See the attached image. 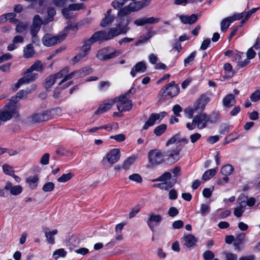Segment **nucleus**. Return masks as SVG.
I'll use <instances>...</instances> for the list:
<instances>
[{
    "mask_svg": "<svg viewBox=\"0 0 260 260\" xmlns=\"http://www.w3.org/2000/svg\"><path fill=\"white\" fill-rule=\"evenodd\" d=\"M223 69L225 72L226 76L229 78H231L234 75V72L231 64L229 63H226L223 66Z\"/></svg>",
    "mask_w": 260,
    "mask_h": 260,
    "instance_id": "37998d69",
    "label": "nucleus"
},
{
    "mask_svg": "<svg viewBox=\"0 0 260 260\" xmlns=\"http://www.w3.org/2000/svg\"><path fill=\"white\" fill-rule=\"evenodd\" d=\"M233 171V167L230 165H226L223 166L221 169V173L223 176H226L229 177Z\"/></svg>",
    "mask_w": 260,
    "mask_h": 260,
    "instance_id": "4c0bfd02",
    "label": "nucleus"
},
{
    "mask_svg": "<svg viewBox=\"0 0 260 260\" xmlns=\"http://www.w3.org/2000/svg\"><path fill=\"white\" fill-rule=\"evenodd\" d=\"M88 50H83L82 51L78 53L77 55L74 56L72 59L73 64L78 62L79 60L85 57L88 52Z\"/></svg>",
    "mask_w": 260,
    "mask_h": 260,
    "instance_id": "79ce46f5",
    "label": "nucleus"
},
{
    "mask_svg": "<svg viewBox=\"0 0 260 260\" xmlns=\"http://www.w3.org/2000/svg\"><path fill=\"white\" fill-rule=\"evenodd\" d=\"M184 223L182 220H178L175 221L173 224L172 226L174 229H179L183 227Z\"/></svg>",
    "mask_w": 260,
    "mask_h": 260,
    "instance_id": "338daca9",
    "label": "nucleus"
},
{
    "mask_svg": "<svg viewBox=\"0 0 260 260\" xmlns=\"http://www.w3.org/2000/svg\"><path fill=\"white\" fill-rule=\"evenodd\" d=\"M120 151L118 149L114 148L106 154L107 161L110 164L116 163L120 158Z\"/></svg>",
    "mask_w": 260,
    "mask_h": 260,
    "instance_id": "6ab92c4d",
    "label": "nucleus"
},
{
    "mask_svg": "<svg viewBox=\"0 0 260 260\" xmlns=\"http://www.w3.org/2000/svg\"><path fill=\"white\" fill-rule=\"evenodd\" d=\"M26 182L28 184L29 187L31 189H34L38 185V177L37 176H30L27 178Z\"/></svg>",
    "mask_w": 260,
    "mask_h": 260,
    "instance_id": "473e14b6",
    "label": "nucleus"
},
{
    "mask_svg": "<svg viewBox=\"0 0 260 260\" xmlns=\"http://www.w3.org/2000/svg\"><path fill=\"white\" fill-rule=\"evenodd\" d=\"M44 232L47 242L53 245L55 243L54 236L57 234L58 231L57 230H53L50 231L47 228L44 229Z\"/></svg>",
    "mask_w": 260,
    "mask_h": 260,
    "instance_id": "a878e982",
    "label": "nucleus"
},
{
    "mask_svg": "<svg viewBox=\"0 0 260 260\" xmlns=\"http://www.w3.org/2000/svg\"><path fill=\"white\" fill-rule=\"evenodd\" d=\"M232 59L237 63V66L240 68L244 67L249 62V60L246 58L245 54L237 50H236L235 53L232 55Z\"/></svg>",
    "mask_w": 260,
    "mask_h": 260,
    "instance_id": "4468645a",
    "label": "nucleus"
},
{
    "mask_svg": "<svg viewBox=\"0 0 260 260\" xmlns=\"http://www.w3.org/2000/svg\"><path fill=\"white\" fill-rule=\"evenodd\" d=\"M167 127L166 124H161L154 128V133L157 136H161L165 132L167 129Z\"/></svg>",
    "mask_w": 260,
    "mask_h": 260,
    "instance_id": "ea45409f",
    "label": "nucleus"
},
{
    "mask_svg": "<svg viewBox=\"0 0 260 260\" xmlns=\"http://www.w3.org/2000/svg\"><path fill=\"white\" fill-rule=\"evenodd\" d=\"M209 101L210 98L203 94L194 102L192 107H187L184 110V112L188 117L191 118L194 113L203 111Z\"/></svg>",
    "mask_w": 260,
    "mask_h": 260,
    "instance_id": "7ed1b4c3",
    "label": "nucleus"
},
{
    "mask_svg": "<svg viewBox=\"0 0 260 260\" xmlns=\"http://www.w3.org/2000/svg\"><path fill=\"white\" fill-rule=\"evenodd\" d=\"M214 257V254L210 250H207L203 253V258L205 260H212Z\"/></svg>",
    "mask_w": 260,
    "mask_h": 260,
    "instance_id": "13d9d810",
    "label": "nucleus"
},
{
    "mask_svg": "<svg viewBox=\"0 0 260 260\" xmlns=\"http://www.w3.org/2000/svg\"><path fill=\"white\" fill-rule=\"evenodd\" d=\"M201 137V135L199 133H194L190 136V139L192 143H194L199 140Z\"/></svg>",
    "mask_w": 260,
    "mask_h": 260,
    "instance_id": "774afa93",
    "label": "nucleus"
},
{
    "mask_svg": "<svg viewBox=\"0 0 260 260\" xmlns=\"http://www.w3.org/2000/svg\"><path fill=\"white\" fill-rule=\"evenodd\" d=\"M2 168L5 174L10 176L14 175V171L12 166L8 164H4Z\"/></svg>",
    "mask_w": 260,
    "mask_h": 260,
    "instance_id": "49530a36",
    "label": "nucleus"
},
{
    "mask_svg": "<svg viewBox=\"0 0 260 260\" xmlns=\"http://www.w3.org/2000/svg\"><path fill=\"white\" fill-rule=\"evenodd\" d=\"M176 183V180L173 182H163L160 183V189L163 190H168L171 188Z\"/></svg>",
    "mask_w": 260,
    "mask_h": 260,
    "instance_id": "09e8293b",
    "label": "nucleus"
},
{
    "mask_svg": "<svg viewBox=\"0 0 260 260\" xmlns=\"http://www.w3.org/2000/svg\"><path fill=\"white\" fill-rule=\"evenodd\" d=\"M138 10V4L135 2L130 3L127 6L121 9L118 13V18L116 20V27H113L118 28L119 29L126 28L125 32H120V34H125L129 29L128 25L131 21V17L128 14Z\"/></svg>",
    "mask_w": 260,
    "mask_h": 260,
    "instance_id": "f03ea898",
    "label": "nucleus"
},
{
    "mask_svg": "<svg viewBox=\"0 0 260 260\" xmlns=\"http://www.w3.org/2000/svg\"><path fill=\"white\" fill-rule=\"evenodd\" d=\"M236 103L235 96L233 94L230 93L225 95L222 100L224 107L229 108L233 106Z\"/></svg>",
    "mask_w": 260,
    "mask_h": 260,
    "instance_id": "5701e85b",
    "label": "nucleus"
},
{
    "mask_svg": "<svg viewBox=\"0 0 260 260\" xmlns=\"http://www.w3.org/2000/svg\"><path fill=\"white\" fill-rule=\"evenodd\" d=\"M162 219V216L159 214L151 213L147 221V223L151 231L153 232L155 227L158 225Z\"/></svg>",
    "mask_w": 260,
    "mask_h": 260,
    "instance_id": "2eb2a0df",
    "label": "nucleus"
},
{
    "mask_svg": "<svg viewBox=\"0 0 260 260\" xmlns=\"http://www.w3.org/2000/svg\"><path fill=\"white\" fill-rule=\"evenodd\" d=\"M70 71L69 67H66L62 70L54 75H51L46 79L45 87L46 88H49L55 82L57 79L62 78L64 74L67 73Z\"/></svg>",
    "mask_w": 260,
    "mask_h": 260,
    "instance_id": "ddd939ff",
    "label": "nucleus"
},
{
    "mask_svg": "<svg viewBox=\"0 0 260 260\" xmlns=\"http://www.w3.org/2000/svg\"><path fill=\"white\" fill-rule=\"evenodd\" d=\"M232 22L229 17L224 18L220 24L221 30L223 32L226 31Z\"/></svg>",
    "mask_w": 260,
    "mask_h": 260,
    "instance_id": "c03bdc74",
    "label": "nucleus"
},
{
    "mask_svg": "<svg viewBox=\"0 0 260 260\" xmlns=\"http://www.w3.org/2000/svg\"><path fill=\"white\" fill-rule=\"evenodd\" d=\"M15 24L16 25V31L19 33L23 32L27 28L29 25L27 22H21L19 20Z\"/></svg>",
    "mask_w": 260,
    "mask_h": 260,
    "instance_id": "2f4dec72",
    "label": "nucleus"
},
{
    "mask_svg": "<svg viewBox=\"0 0 260 260\" xmlns=\"http://www.w3.org/2000/svg\"><path fill=\"white\" fill-rule=\"evenodd\" d=\"M128 179L131 181H134L138 183H141L142 181V177L140 176V175L137 173H135L131 175H129L128 177Z\"/></svg>",
    "mask_w": 260,
    "mask_h": 260,
    "instance_id": "de8ad7c7",
    "label": "nucleus"
},
{
    "mask_svg": "<svg viewBox=\"0 0 260 260\" xmlns=\"http://www.w3.org/2000/svg\"><path fill=\"white\" fill-rule=\"evenodd\" d=\"M50 155L48 153L44 154L41 158L40 163L43 165L48 164Z\"/></svg>",
    "mask_w": 260,
    "mask_h": 260,
    "instance_id": "e2e57ef3",
    "label": "nucleus"
},
{
    "mask_svg": "<svg viewBox=\"0 0 260 260\" xmlns=\"http://www.w3.org/2000/svg\"><path fill=\"white\" fill-rule=\"evenodd\" d=\"M196 55V52L193 51L191 53H190L187 57L185 58L184 60V66L186 67L188 65L190 64L194 60Z\"/></svg>",
    "mask_w": 260,
    "mask_h": 260,
    "instance_id": "a18cd8bd",
    "label": "nucleus"
},
{
    "mask_svg": "<svg viewBox=\"0 0 260 260\" xmlns=\"http://www.w3.org/2000/svg\"><path fill=\"white\" fill-rule=\"evenodd\" d=\"M165 154L160 150L153 149L149 151L148 158L150 164L155 166L161 164L165 162Z\"/></svg>",
    "mask_w": 260,
    "mask_h": 260,
    "instance_id": "1a4fd4ad",
    "label": "nucleus"
},
{
    "mask_svg": "<svg viewBox=\"0 0 260 260\" xmlns=\"http://www.w3.org/2000/svg\"><path fill=\"white\" fill-rule=\"evenodd\" d=\"M111 83L110 82L106 81H101L100 82L99 85V89L100 91H105L108 89V88L110 87Z\"/></svg>",
    "mask_w": 260,
    "mask_h": 260,
    "instance_id": "3c124183",
    "label": "nucleus"
},
{
    "mask_svg": "<svg viewBox=\"0 0 260 260\" xmlns=\"http://www.w3.org/2000/svg\"><path fill=\"white\" fill-rule=\"evenodd\" d=\"M210 120V116L205 113H202L195 116L191 123H186V127L189 130L193 129L196 126L200 129H202L207 126Z\"/></svg>",
    "mask_w": 260,
    "mask_h": 260,
    "instance_id": "20e7f679",
    "label": "nucleus"
},
{
    "mask_svg": "<svg viewBox=\"0 0 260 260\" xmlns=\"http://www.w3.org/2000/svg\"><path fill=\"white\" fill-rule=\"evenodd\" d=\"M114 104V100L113 99L105 101L94 112V114L100 115L107 111L112 108Z\"/></svg>",
    "mask_w": 260,
    "mask_h": 260,
    "instance_id": "aec40b11",
    "label": "nucleus"
},
{
    "mask_svg": "<svg viewBox=\"0 0 260 260\" xmlns=\"http://www.w3.org/2000/svg\"><path fill=\"white\" fill-rule=\"evenodd\" d=\"M171 173L170 172H166L160 175L159 177L153 179L152 182L160 181V182H167V181L170 180L171 178Z\"/></svg>",
    "mask_w": 260,
    "mask_h": 260,
    "instance_id": "c9c22d12",
    "label": "nucleus"
},
{
    "mask_svg": "<svg viewBox=\"0 0 260 260\" xmlns=\"http://www.w3.org/2000/svg\"><path fill=\"white\" fill-rule=\"evenodd\" d=\"M54 188V184L53 182H49L45 183L42 189L45 192H49L52 191Z\"/></svg>",
    "mask_w": 260,
    "mask_h": 260,
    "instance_id": "8fccbe9b",
    "label": "nucleus"
},
{
    "mask_svg": "<svg viewBox=\"0 0 260 260\" xmlns=\"http://www.w3.org/2000/svg\"><path fill=\"white\" fill-rule=\"evenodd\" d=\"M111 12L112 10L109 9L105 14L104 18L102 19L100 22V25L102 27H106L113 22L115 19V16L111 14Z\"/></svg>",
    "mask_w": 260,
    "mask_h": 260,
    "instance_id": "412c9836",
    "label": "nucleus"
},
{
    "mask_svg": "<svg viewBox=\"0 0 260 260\" xmlns=\"http://www.w3.org/2000/svg\"><path fill=\"white\" fill-rule=\"evenodd\" d=\"M160 21V18H155L153 17H146V24H156L157 23Z\"/></svg>",
    "mask_w": 260,
    "mask_h": 260,
    "instance_id": "680f3d73",
    "label": "nucleus"
},
{
    "mask_svg": "<svg viewBox=\"0 0 260 260\" xmlns=\"http://www.w3.org/2000/svg\"><path fill=\"white\" fill-rule=\"evenodd\" d=\"M244 16V12L241 13H235L232 16L229 17L231 21L233 22L235 20H240Z\"/></svg>",
    "mask_w": 260,
    "mask_h": 260,
    "instance_id": "052dcab7",
    "label": "nucleus"
},
{
    "mask_svg": "<svg viewBox=\"0 0 260 260\" xmlns=\"http://www.w3.org/2000/svg\"><path fill=\"white\" fill-rule=\"evenodd\" d=\"M135 157L131 156L126 158L122 164V168L124 170L128 169L134 163Z\"/></svg>",
    "mask_w": 260,
    "mask_h": 260,
    "instance_id": "58836bf2",
    "label": "nucleus"
},
{
    "mask_svg": "<svg viewBox=\"0 0 260 260\" xmlns=\"http://www.w3.org/2000/svg\"><path fill=\"white\" fill-rule=\"evenodd\" d=\"M133 90V88H131L124 95H120L113 99L114 104L117 103V108L119 112H122L123 111L130 110L133 106L132 102L129 100L127 96L129 92Z\"/></svg>",
    "mask_w": 260,
    "mask_h": 260,
    "instance_id": "423d86ee",
    "label": "nucleus"
},
{
    "mask_svg": "<svg viewBox=\"0 0 260 260\" xmlns=\"http://www.w3.org/2000/svg\"><path fill=\"white\" fill-rule=\"evenodd\" d=\"M210 212V206L206 204H202L201 205L200 211L198 213H200L203 216H205L208 214Z\"/></svg>",
    "mask_w": 260,
    "mask_h": 260,
    "instance_id": "a19ab883",
    "label": "nucleus"
},
{
    "mask_svg": "<svg viewBox=\"0 0 260 260\" xmlns=\"http://www.w3.org/2000/svg\"><path fill=\"white\" fill-rule=\"evenodd\" d=\"M179 19L181 22L184 24H192L197 21L198 17L196 14H192L189 16L181 15L179 16Z\"/></svg>",
    "mask_w": 260,
    "mask_h": 260,
    "instance_id": "bb28decb",
    "label": "nucleus"
},
{
    "mask_svg": "<svg viewBox=\"0 0 260 260\" xmlns=\"http://www.w3.org/2000/svg\"><path fill=\"white\" fill-rule=\"evenodd\" d=\"M179 92V87L175 84V81H172L167 84L160 90L158 96L160 100H163L167 96L174 97L177 95Z\"/></svg>",
    "mask_w": 260,
    "mask_h": 260,
    "instance_id": "0eeeda50",
    "label": "nucleus"
},
{
    "mask_svg": "<svg viewBox=\"0 0 260 260\" xmlns=\"http://www.w3.org/2000/svg\"><path fill=\"white\" fill-rule=\"evenodd\" d=\"M71 11H78L84 8V5L82 3L73 4L69 6Z\"/></svg>",
    "mask_w": 260,
    "mask_h": 260,
    "instance_id": "5fc2aeb1",
    "label": "nucleus"
},
{
    "mask_svg": "<svg viewBox=\"0 0 260 260\" xmlns=\"http://www.w3.org/2000/svg\"><path fill=\"white\" fill-rule=\"evenodd\" d=\"M67 28L57 36H54L50 34H46L42 39L43 44L47 47H50L61 42L67 37Z\"/></svg>",
    "mask_w": 260,
    "mask_h": 260,
    "instance_id": "6e6552de",
    "label": "nucleus"
},
{
    "mask_svg": "<svg viewBox=\"0 0 260 260\" xmlns=\"http://www.w3.org/2000/svg\"><path fill=\"white\" fill-rule=\"evenodd\" d=\"M147 70V65L145 61H141L137 63L132 69L131 75L135 77L138 73H143Z\"/></svg>",
    "mask_w": 260,
    "mask_h": 260,
    "instance_id": "a211bd4d",
    "label": "nucleus"
},
{
    "mask_svg": "<svg viewBox=\"0 0 260 260\" xmlns=\"http://www.w3.org/2000/svg\"><path fill=\"white\" fill-rule=\"evenodd\" d=\"M30 92V90H21L17 93L15 96L12 97L9 101L11 102V103L14 104V105H18L17 102Z\"/></svg>",
    "mask_w": 260,
    "mask_h": 260,
    "instance_id": "393cba45",
    "label": "nucleus"
},
{
    "mask_svg": "<svg viewBox=\"0 0 260 260\" xmlns=\"http://www.w3.org/2000/svg\"><path fill=\"white\" fill-rule=\"evenodd\" d=\"M29 121L31 123L40 122L43 121H47L50 119V115L48 111H44L41 113H36L29 117Z\"/></svg>",
    "mask_w": 260,
    "mask_h": 260,
    "instance_id": "dca6fc26",
    "label": "nucleus"
},
{
    "mask_svg": "<svg viewBox=\"0 0 260 260\" xmlns=\"http://www.w3.org/2000/svg\"><path fill=\"white\" fill-rule=\"evenodd\" d=\"M140 208L139 207L133 208L129 213V218H132L134 217L140 211Z\"/></svg>",
    "mask_w": 260,
    "mask_h": 260,
    "instance_id": "69168bd1",
    "label": "nucleus"
},
{
    "mask_svg": "<svg viewBox=\"0 0 260 260\" xmlns=\"http://www.w3.org/2000/svg\"><path fill=\"white\" fill-rule=\"evenodd\" d=\"M5 189L10 190L12 195L17 196L21 193L22 187L20 185L12 186V183L8 182L5 186Z\"/></svg>",
    "mask_w": 260,
    "mask_h": 260,
    "instance_id": "b1692460",
    "label": "nucleus"
},
{
    "mask_svg": "<svg viewBox=\"0 0 260 260\" xmlns=\"http://www.w3.org/2000/svg\"><path fill=\"white\" fill-rule=\"evenodd\" d=\"M243 200H245L246 206L252 207L256 203V199L255 198L253 197L248 198L244 194H241L239 198V201H243Z\"/></svg>",
    "mask_w": 260,
    "mask_h": 260,
    "instance_id": "7c9ffc66",
    "label": "nucleus"
},
{
    "mask_svg": "<svg viewBox=\"0 0 260 260\" xmlns=\"http://www.w3.org/2000/svg\"><path fill=\"white\" fill-rule=\"evenodd\" d=\"M126 30V28L119 29L118 28L111 27L108 31H96L89 39L84 42L82 47L84 49H90L95 42L112 39L120 35V32H125Z\"/></svg>",
    "mask_w": 260,
    "mask_h": 260,
    "instance_id": "f257e3e1",
    "label": "nucleus"
},
{
    "mask_svg": "<svg viewBox=\"0 0 260 260\" xmlns=\"http://www.w3.org/2000/svg\"><path fill=\"white\" fill-rule=\"evenodd\" d=\"M7 20H10V22L14 23H16L18 21L17 19H14L16 16V14L14 13H9L6 14Z\"/></svg>",
    "mask_w": 260,
    "mask_h": 260,
    "instance_id": "0e129e2a",
    "label": "nucleus"
},
{
    "mask_svg": "<svg viewBox=\"0 0 260 260\" xmlns=\"http://www.w3.org/2000/svg\"><path fill=\"white\" fill-rule=\"evenodd\" d=\"M179 140V134H177L171 138L167 142L166 145L169 146L170 145L176 143L178 144Z\"/></svg>",
    "mask_w": 260,
    "mask_h": 260,
    "instance_id": "bf43d9fd",
    "label": "nucleus"
},
{
    "mask_svg": "<svg viewBox=\"0 0 260 260\" xmlns=\"http://www.w3.org/2000/svg\"><path fill=\"white\" fill-rule=\"evenodd\" d=\"M73 177L71 173L63 174L61 177L57 179L59 182H66L70 180Z\"/></svg>",
    "mask_w": 260,
    "mask_h": 260,
    "instance_id": "603ef678",
    "label": "nucleus"
},
{
    "mask_svg": "<svg viewBox=\"0 0 260 260\" xmlns=\"http://www.w3.org/2000/svg\"><path fill=\"white\" fill-rule=\"evenodd\" d=\"M67 252L63 248H60L56 250L53 253L52 256L55 260L59 257H64L66 256Z\"/></svg>",
    "mask_w": 260,
    "mask_h": 260,
    "instance_id": "e433bc0d",
    "label": "nucleus"
},
{
    "mask_svg": "<svg viewBox=\"0 0 260 260\" xmlns=\"http://www.w3.org/2000/svg\"><path fill=\"white\" fill-rule=\"evenodd\" d=\"M23 42L24 38L23 36H16L13 39L12 43L8 46L7 49H16L19 47V45L23 43Z\"/></svg>",
    "mask_w": 260,
    "mask_h": 260,
    "instance_id": "c85d7f7f",
    "label": "nucleus"
},
{
    "mask_svg": "<svg viewBox=\"0 0 260 260\" xmlns=\"http://www.w3.org/2000/svg\"><path fill=\"white\" fill-rule=\"evenodd\" d=\"M166 115L167 113L165 111L159 113H152L143 126V129H147L149 127L154 125L155 123H159Z\"/></svg>",
    "mask_w": 260,
    "mask_h": 260,
    "instance_id": "9b49d317",
    "label": "nucleus"
},
{
    "mask_svg": "<svg viewBox=\"0 0 260 260\" xmlns=\"http://www.w3.org/2000/svg\"><path fill=\"white\" fill-rule=\"evenodd\" d=\"M43 70V64L40 60L36 61L32 65H31L29 68L28 71H32L34 72H42Z\"/></svg>",
    "mask_w": 260,
    "mask_h": 260,
    "instance_id": "f704fd0d",
    "label": "nucleus"
},
{
    "mask_svg": "<svg viewBox=\"0 0 260 260\" xmlns=\"http://www.w3.org/2000/svg\"><path fill=\"white\" fill-rule=\"evenodd\" d=\"M246 208L245 200H243V201H240L234 208V215L237 218L241 217L245 211Z\"/></svg>",
    "mask_w": 260,
    "mask_h": 260,
    "instance_id": "4be33fe9",
    "label": "nucleus"
},
{
    "mask_svg": "<svg viewBox=\"0 0 260 260\" xmlns=\"http://www.w3.org/2000/svg\"><path fill=\"white\" fill-rule=\"evenodd\" d=\"M119 52L117 51L112 52H109V50H99L96 54L97 57L100 60H107L117 56Z\"/></svg>",
    "mask_w": 260,
    "mask_h": 260,
    "instance_id": "f3484780",
    "label": "nucleus"
},
{
    "mask_svg": "<svg viewBox=\"0 0 260 260\" xmlns=\"http://www.w3.org/2000/svg\"><path fill=\"white\" fill-rule=\"evenodd\" d=\"M68 73H69V72L67 73L64 74L63 76L62 77L63 79L59 83V85H61L63 83L67 81V80H69L73 78H75L73 72H71L70 74H68Z\"/></svg>",
    "mask_w": 260,
    "mask_h": 260,
    "instance_id": "4d7b16f0",
    "label": "nucleus"
},
{
    "mask_svg": "<svg viewBox=\"0 0 260 260\" xmlns=\"http://www.w3.org/2000/svg\"><path fill=\"white\" fill-rule=\"evenodd\" d=\"M184 244L188 248L193 247L197 242V239L192 235H187L183 237Z\"/></svg>",
    "mask_w": 260,
    "mask_h": 260,
    "instance_id": "c756f323",
    "label": "nucleus"
},
{
    "mask_svg": "<svg viewBox=\"0 0 260 260\" xmlns=\"http://www.w3.org/2000/svg\"><path fill=\"white\" fill-rule=\"evenodd\" d=\"M181 148L172 150L168 152V159L170 160L171 163H174L180 159L179 153Z\"/></svg>",
    "mask_w": 260,
    "mask_h": 260,
    "instance_id": "cd10ccee",
    "label": "nucleus"
},
{
    "mask_svg": "<svg viewBox=\"0 0 260 260\" xmlns=\"http://www.w3.org/2000/svg\"><path fill=\"white\" fill-rule=\"evenodd\" d=\"M19 105H14L10 101L0 111V120L6 121L13 116H18Z\"/></svg>",
    "mask_w": 260,
    "mask_h": 260,
    "instance_id": "39448f33",
    "label": "nucleus"
},
{
    "mask_svg": "<svg viewBox=\"0 0 260 260\" xmlns=\"http://www.w3.org/2000/svg\"><path fill=\"white\" fill-rule=\"evenodd\" d=\"M42 21L39 15H36L34 16L32 25L30 27V32L32 36L34 43L38 42L37 34L40 29Z\"/></svg>",
    "mask_w": 260,
    "mask_h": 260,
    "instance_id": "f8f14e48",
    "label": "nucleus"
},
{
    "mask_svg": "<svg viewBox=\"0 0 260 260\" xmlns=\"http://www.w3.org/2000/svg\"><path fill=\"white\" fill-rule=\"evenodd\" d=\"M250 100L253 102H256L260 100V90H256L253 92L250 96Z\"/></svg>",
    "mask_w": 260,
    "mask_h": 260,
    "instance_id": "6e6d98bb",
    "label": "nucleus"
},
{
    "mask_svg": "<svg viewBox=\"0 0 260 260\" xmlns=\"http://www.w3.org/2000/svg\"><path fill=\"white\" fill-rule=\"evenodd\" d=\"M217 168L211 169L205 172L202 176V179L205 181H207L212 178L216 173Z\"/></svg>",
    "mask_w": 260,
    "mask_h": 260,
    "instance_id": "72a5a7b5",
    "label": "nucleus"
},
{
    "mask_svg": "<svg viewBox=\"0 0 260 260\" xmlns=\"http://www.w3.org/2000/svg\"><path fill=\"white\" fill-rule=\"evenodd\" d=\"M171 172L173 174V182L176 180L178 176L180 175L181 168L179 167H175L174 169L171 170Z\"/></svg>",
    "mask_w": 260,
    "mask_h": 260,
    "instance_id": "864d4df0",
    "label": "nucleus"
},
{
    "mask_svg": "<svg viewBox=\"0 0 260 260\" xmlns=\"http://www.w3.org/2000/svg\"><path fill=\"white\" fill-rule=\"evenodd\" d=\"M38 74L32 71H28V69L24 72V76L20 78L17 83L14 84L12 88L14 90H17L21 85L28 84L38 78Z\"/></svg>",
    "mask_w": 260,
    "mask_h": 260,
    "instance_id": "9d476101",
    "label": "nucleus"
}]
</instances>
